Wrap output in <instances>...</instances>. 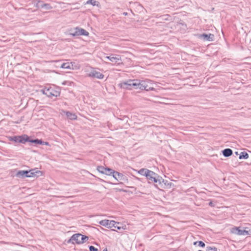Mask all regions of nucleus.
<instances>
[{"instance_id":"nucleus-1","label":"nucleus","mask_w":251,"mask_h":251,"mask_svg":"<svg viewBox=\"0 0 251 251\" xmlns=\"http://www.w3.org/2000/svg\"><path fill=\"white\" fill-rule=\"evenodd\" d=\"M151 80H140L138 79H129L126 81L121 82L119 86L123 89L131 90L132 88L135 89H139L141 90H145L147 91H152L154 88L149 85L151 84Z\"/></svg>"},{"instance_id":"nucleus-2","label":"nucleus","mask_w":251,"mask_h":251,"mask_svg":"<svg viewBox=\"0 0 251 251\" xmlns=\"http://www.w3.org/2000/svg\"><path fill=\"white\" fill-rule=\"evenodd\" d=\"M138 173L141 175L145 176L149 180L150 183L153 182L157 183L158 182L160 181L159 180L160 176L154 172L148 169H141L138 171Z\"/></svg>"},{"instance_id":"nucleus-3","label":"nucleus","mask_w":251,"mask_h":251,"mask_svg":"<svg viewBox=\"0 0 251 251\" xmlns=\"http://www.w3.org/2000/svg\"><path fill=\"white\" fill-rule=\"evenodd\" d=\"M42 175V172L37 169H33L29 171H19L16 174L18 177L24 178L25 177H31L35 176H39Z\"/></svg>"},{"instance_id":"nucleus-4","label":"nucleus","mask_w":251,"mask_h":251,"mask_svg":"<svg viewBox=\"0 0 251 251\" xmlns=\"http://www.w3.org/2000/svg\"><path fill=\"white\" fill-rule=\"evenodd\" d=\"M89 238L88 236L82 235L80 233H77L74 234L70 239L68 241V243L72 242L74 243V241L77 244H81L85 243L88 240Z\"/></svg>"},{"instance_id":"nucleus-5","label":"nucleus","mask_w":251,"mask_h":251,"mask_svg":"<svg viewBox=\"0 0 251 251\" xmlns=\"http://www.w3.org/2000/svg\"><path fill=\"white\" fill-rule=\"evenodd\" d=\"M70 31V34L73 36L80 35L88 36L89 34V32L86 30L78 27H75L74 30L71 29Z\"/></svg>"},{"instance_id":"nucleus-6","label":"nucleus","mask_w":251,"mask_h":251,"mask_svg":"<svg viewBox=\"0 0 251 251\" xmlns=\"http://www.w3.org/2000/svg\"><path fill=\"white\" fill-rule=\"evenodd\" d=\"M247 228H245L244 229H241L239 227H235L231 229V231L232 233L238 235H250L251 234V231L250 230H247Z\"/></svg>"},{"instance_id":"nucleus-7","label":"nucleus","mask_w":251,"mask_h":251,"mask_svg":"<svg viewBox=\"0 0 251 251\" xmlns=\"http://www.w3.org/2000/svg\"><path fill=\"white\" fill-rule=\"evenodd\" d=\"M119 224V223H116L114 221H110L108 220H103L100 222V225L106 226L107 228L116 227V225Z\"/></svg>"},{"instance_id":"nucleus-8","label":"nucleus","mask_w":251,"mask_h":251,"mask_svg":"<svg viewBox=\"0 0 251 251\" xmlns=\"http://www.w3.org/2000/svg\"><path fill=\"white\" fill-rule=\"evenodd\" d=\"M88 76L95 77L98 79H102L104 77V75L99 72H98L94 69H92L90 72L87 73Z\"/></svg>"},{"instance_id":"nucleus-9","label":"nucleus","mask_w":251,"mask_h":251,"mask_svg":"<svg viewBox=\"0 0 251 251\" xmlns=\"http://www.w3.org/2000/svg\"><path fill=\"white\" fill-rule=\"evenodd\" d=\"M10 140L13 141L16 143H25L28 140V137L27 135H24L19 136H14L10 137Z\"/></svg>"},{"instance_id":"nucleus-10","label":"nucleus","mask_w":251,"mask_h":251,"mask_svg":"<svg viewBox=\"0 0 251 251\" xmlns=\"http://www.w3.org/2000/svg\"><path fill=\"white\" fill-rule=\"evenodd\" d=\"M43 93L48 97L54 96L57 97L60 95V91L54 90L52 88H49L43 90Z\"/></svg>"},{"instance_id":"nucleus-11","label":"nucleus","mask_w":251,"mask_h":251,"mask_svg":"<svg viewBox=\"0 0 251 251\" xmlns=\"http://www.w3.org/2000/svg\"><path fill=\"white\" fill-rule=\"evenodd\" d=\"M160 182H158V183L161 185V186L164 188H170L173 185V183L171 182H169L167 180H164L161 176L159 178Z\"/></svg>"},{"instance_id":"nucleus-12","label":"nucleus","mask_w":251,"mask_h":251,"mask_svg":"<svg viewBox=\"0 0 251 251\" xmlns=\"http://www.w3.org/2000/svg\"><path fill=\"white\" fill-rule=\"evenodd\" d=\"M110 61L116 63L117 65H121L123 64L121 58L119 55H116L115 56L112 55Z\"/></svg>"},{"instance_id":"nucleus-13","label":"nucleus","mask_w":251,"mask_h":251,"mask_svg":"<svg viewBox=\"0 0 251 251\" xmlns=\"http://www.w3.org/2000/svg\"><path fill=\"white\" fill-rule=\"evenodd\" d=\"M215 39V36L213 34L210 33L207 31L205 32V41H213Z\"/></svg>"},{"instance_id":"nucleus-14","label":"nucleus","mask_w":251,"mask_h":251,"mask_svg":"<svg viewBox=\"0 0 251 251\" xmlns=\"http://www.w3.org/2000/svg\"><path fill=\"white\" fill-rule=\"evenodd\" d=\"M113 176L115 179L119 181L123 179V177H124V176L122 174L115 171L113 174Z\"/></svg>"},{"instance_id":"nucleus-15","label":"nucleus","mask_w":251,"mask_h":251,"mask_svg":"<svg viewBox=\"0 0 251 251\" xmlns=\"http://www.w3.org/2000/svg\"><path fill=\"white\" fill-rule=\"evenodd\" d=\"M223 154L225 157L230 156L232 154V151L230 149H225L223 151Z\"/></svg>"},{"instance_id":"nucleus-16","label":"nucleus","mask_w":251,"mask_h":251,"mask_svg":"<svg viewBox=\"0 0 251 251\" xmlns=\"http://www.w3.org/2000/svg\"><path fill=\"white\" fill-rule=\"evenodd\" d=\"M66 115L71 120H75L77 119V116L75 114L69 111L66 112Z\"/></svg>"},{"instance_id":"nucleus-17","label":"nucleus","mask_w":251,"mask_h":251,"mask_svg":"<svg viewBox=\"0 0 251 251\" xmlns=\"http://www.w3.org/2000/svg\"><path fill=\"white\" fill-rule=\"evenodd\" d=\"M71 64L72 62L64 63L61 65V68L63 69H71Z\"/></svg>"},{"instance_id":"nucleus-18","label":"nucleus","mask_w":251,"mask_h":251,"mask_svg":"<svg viewBox=\"0 0 251 251\" xmlns=\"http://www.w3.org/2000/svg\"><path fill=\"white\" fill-rule=\"evenodd\" d=\"M106 168L103 167V166H98L97 170L98 171L102 173V174H108L107 172H106Z\"/></svg>"},{"instance_id":"nucleus-19","label":"nucleus","mask_w":251,"mask_h":251,"mask_svg":"<svg viewBox=\"0 0 251 251\" xmlns=\"http://www.w3.org/2000/svg\"><path fill=\"white\" fill-rule=\"evenodd\" d=\"M86 4H92L93 6L97 5L98 6L99 5V2L98 1H97L95 0H88Z\"/></svg>"},{"instance_id":"nucleus-20","label":"nucleus","mask_w":251,"mask_h":251,"mask_svg":"<svg viewBox=\"0 0 251 251\" xmlns=\"http://www.w3.org/2000/svg\"><path fill=\"white\" fill-rule=\"evenodd\" d=\"M249 157L248 154L246 152H242L239 156V159H247Z\"/></svg>"},{"instance_id":"nucleus-21","label":"nucleus","mask_w":251,"mask_h":251,"mask_svg":"<svg viewBox=\"0 0 251 251\" xmlns=\"http://www.w3.org/2000/svg\"><path fill=\"white\" fill-rule=\"evenodd\" d=\"M80 69L79 65H75V63L72 62L71 69L72 70H78Z\"/></svg>"},{"instance_id":"nucleus-22","label":"nucleus","mask_w":251,"mask_h":251,"mask_svg":"<svg viewBox=\"0 0 251 251\" xmlns=\"http://www.w3.org/2000/svg\"><path fill=\"white\" fill-rule=\"evenodd\" d=\"M42 8H45L47 10H50L52 8V7L49 4H44L42 5Z\"/></svg>"},{"instance_id":"nucleus-23","label":"nucleus","mask_w":251,"mask_h":251,"mask_svg":"<svg viewBox=\"0 0 251 251\" xmlns=\"http://www.w3.org/2000/svg\"><path fill=\"white\" fill-rule=\"evenodd\" d=\"M106 172H107L108 174H105L107 175H110L111 174H113L115 172L112 169L109 168H106Z\"/></svg>"},{"instance_id":"nucleus-24","label":"nucleus","mask_w":251,"mask_h":251,"mask_svg":"<svg viewBox=\"0 0 251 251\" xmlns=\"http://www.w3.org/2000/svg\"><path fill=\"white\" fill-rule=\"evenodd\" d=\"M206 251H217V248L215 247H207L206 248Z\"/></svg>"},{"instance_id":"nucleus-25","label":"nucleus","mask_w":251,"mask_h":251,"mask_svg":"<svg viewBox=\"0 0 251 251\" xmlns=\"http://www.w3.org/2000/svg\"><path fill=\"white\" fill-rule=\"evenodd\" d=\"M31 142L38 144H41V143H42V141L41 140L35 139V140H31Z\"/></svg>"},{"instance_id":"nucleus-26","label":"nucleus","mask_w":251,"mask_h":251,"mask_svg":"<svg viewBox=\"0 0 251 251\" xmlns=\"http://www.w3.org/2000/svg\"><path fill=\"white\" fill-rule=\"evenodd\" d=\"M90 251H98L97 248H95L94 246H91L89 247Z\"/></svg>"},{"instance_id":"nucleus-27","label":"nucleus","mask_w":251,"mask_h":251,"mask_svg":"<svg viewBox=\"0 0 251 251\" xmlns=\"http://www.w3.org/2000/svg\"><path fill=\"white\" fill-rule=\"evenodd\" d=\"M209 205L211 207H214L215 205V204L213 201H210L209 202Z\"/></svg>"},{"instance_id":"nucleus-28","label":"nucleus","mask_w":251,"mask_h":251,"mask_svg":"<svg viewBox=\"0 0 251 251\" xmlns=\"http://www.w3.org/2000/svg\"><path fill=\"white\" fill-rule=\"evenodd\" d=\"M41 145L50 146L49 143L48 142H43L42 141V143H41Z\"/></svg>"},{"instance_id":"nucleus-29","label":"nucleus","mask_w":251,"mask_h":251,"mask_svg":"<svg viewBox=\"0 0 251 251\" xmlns=\"http://www.w3.org/2000/svg\"><path fill=\"white\" fill-rule=\"evenodd\" d=\"M199 243L201 247H204V242H203L202 241H199Z\"/></svg>"},{"instance_id":"nucleus-30","label":"nucleus","mask_w":251,"mask_h":251,"mask_svg":"<svg viewBox=\"0 0 251 251\" xmlns=\"http://www.w3.org/2000/svg\"><path fill=\"white\" fill-rule=\"evenodd\" d=\"M112 56V55H111L110 56H107L105 57V58L108 59V60L111 61V58Z\"/></svg>"},{"instance_id":"nucleus-31","label":"nucleus","mask_w":251,"mask_h":251,"mask_svg":"<svg viewBox=\"0 0 251 251\" xmlns=\"http://www.w3.org/2000/svg\"><path fill=\"white\" fill-rule=\"evenodd\" d=\"M116 227L115 228H117V229H121V227L118 226H116Z\"/></svg>"},{"instance_id":"nucleus-32","label":"nucleus","mask_w":251,"mask_h":251,"mask_svg":"<svg viewBox=\"0 0 251 251\" xmlns=\"http://www.w3.org/2000/svg\"><path fill=\"white\" fill-rule=\"evenodd\" d=\"M124 15H127V13H126V12H124Z\"/></svg>"},{"instance_id":"nucleus-33","label":"nucleus","mask_w":251,"mask_h":251,"mask_svg":"<svg viewBox=\"0 0 251 251\" xmlns=\"http://www.w3.org/2000/svg\"><path fill=\"white\" fill-rule=\"evenodd\" d=\"M103 251H107V249H105L104 250H103Z\"/></svg>"}]
</instances>
